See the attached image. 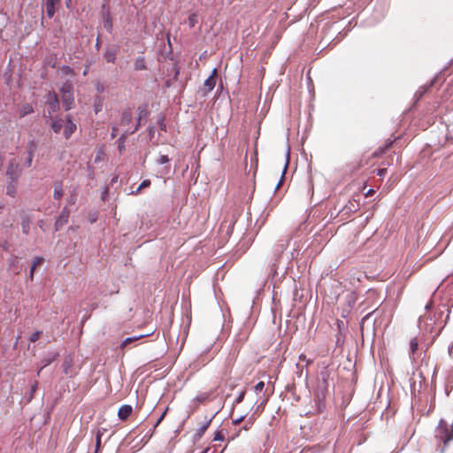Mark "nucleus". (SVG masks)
I'll return each mask as SVG.
<instances>
[{"instance_id":"nucleus-1","label":"nucleus","mask_w":453,"mask_h":453,"mask_svg":"<svg viewBox=\"0 0 453 453\" xmlns=\"http://www.w3.org/2000/svg\"><path fill=\"white\" fill-rule=\"evenodd\" d=\"M432 302H429L426 304L425 309L426 312V314L419 317L418 327L421 330L431 334L434 333L437 335L444 326V324L441 319L443 311H436L432 314Z\"/></svg>"},{"instance_id":"nucleus-2","label":"nucleus","mask_w":453,"mask_h":453,"mask_svg":"<svg viewBox=\"0 0 453 453\" xmlns=\"http://www.w3.org/2000/svg\"><path fill=\"white\" fill-rule=\"evenodd\" d=\"M50 126L55 134H59L63 128V134L66 140H68L77 129V126L72 120L70 115H66L65 119L58 117L53 118L50 116Z\"/></svg>"},{"instance_id":"nucleus-3","label":"nucleus","mask_w":453,"mask_h":453,"mask_svg":"<svg viewBox=\"0 0 453 453\" xmlns=\"http://www.w3.org/2000/svg\"><path fill=\"white\" fill-rule=\"evenodd\" d=\"M63 105L65 111L73 108L74 104L73 86L71 82L65 81L60 88Z\"/></svg>"},{"instance_id":"nucleus-4","label":"nucleus","mask_w":453,"mask_h":453,"mask_svg":"<svg viewBox=\"0 0 453 453\" xmlns=\"http://www.w3.org/2000/svg\"><path fill=\"white\" fill-rule=\"evenodd\" d=\"M47 113L49 117H50L53 113L57 112L59 110V101L56 93L50 92L47 95Z\"/></svg>"},{"instance_id":"nucleus-5","label":"nucleus","mask_w":453,"mask_h":453,"mask_svg":"<svg viewBox=\"0 0 453 453\" xmlns=\"http://www.w3.org/2000/svg\"><path fill=\"white\" fill-rule=\"evenodd\" d=\"M328 372L326 371V372H322L320 373V379L319 380V383H318V396L320 397V395L322 397L325 396V393L326 392L327 390V388H328V384H327V379H328Z\"/></svg>"},{"instance_id":"nucleus-6","label":"nucleus","mask_w":453,"mask_h":453,"mask_svg":"<svg viewBox=\"0 0 453 453\" xmlns=\"http://www.w3.org/2000/svg\"><path fill=\"white\" fill-rule=\"evenodd\" d=\"M102 15L104 27L111 33L112 31V19L111 17L110 10L106 7L105 4L103 5Z\"/></svg>"},{"instance_id":"nucleus-7","label":"nucleus","mask_w":453,"mask_h":453,"mask_svg":"<svg viewBox=\"0 0 453 453\" xmlns=\"http://www.w3.org/2000/svg\"><path fill=\"white\" fill-rule=\"evenodd\" d=\"M73 358L72 356L68 355L64 358L63 363H62L63 372L66 376H69V377L73 376L74 372H73Z\"/></svg>"},{"instance_id":"nucleus-8","label":"nucleus","mask_w":453,"mask_h":453,"mask_svg":"<svg viewBox=\"0 0 453 453\" xmlns=\"http://www.w3.org/2000/svg\"><path fill=\"white\" fill-rule=\"evenodd\" d=\"M70 211L65 207L55 222L56 231L61 229L68 221Z\"/></svg>"},{"instance_id":"nucleus-9","label":"nucleus","mask_w":453,"mask_h":453,"mask_svg":"<svg viewBox=\"0 0 453 453\" xmlns=\"http://www.w3.org/2000/svg\"><path fill=\"white\" fill-rule=\"evenodd\" d=\"M140 120H141V117H139V119H138V123L135 127V128L133 130V131H126L124 134H122L120 135V137L118 139L117 141V143H118V149H119V151L120 153H122L124 150H125V142H126V140L127 138V136L130 134H134L139 127L140 126Z\"/></svg>"},{"instance_id":"nucleus-10","label":"nucleus","mask_w":453,"mask_h":453,"mask_svg":"<svg viewBox=\"0 0 453 453\" xmlns=\"http://www.w3.org/2000/svg\"><path fill=\"white\" fill-rule=\"evenodd\" d=\"M359 209V203L356 200H349L342 208V213L349 216Z\"/></svg>"},{"instance_id":"nucleus-11","label":"nucleus","mask_w":453,"mask_h":453,"mask_svg":"<svg viewBox=\"0 0 453 453\" xmlns=\"http://www.w3.org/2000/svg\"><path fill=\"white\" fill-rule=\"evenodd\" d=\"M27 157L24 163V165L26 167H29L32 165L33 157L36 150L35 142L34 141H30L27 144Z\"/></svg>"},{"instance_id":"nucleus-12","label":"nucleus","mask_w":453,"mask_h":453,"mask_svg":"<svg viewBox=\"0 0 453 453\" xmlns=\"http://www.w3.org/2000/svg\"><path fill=\"white\" fill-rule=\"evenodd\" d=\"M8 268L14 274H19L21 272L22 266L19 264L18 257H12L9 259Z\"/></svg>"},{"instance_id":"nucleus-13","label":"nucleus","mask_w":453,"mask_h":453,"mask_svg":"<svg viewBox=\"0 0 453 453\" xmlns=\"http://www.w3.org/2000/svg\"><path fill=\"white\" fill-rule=\"evenodd\" d=\"M58 357V352H50V353H48L42 359V366L41 367V369L37 372V375L39 376L40 375V372L42 370L43 367H46L48 365H50L51 363H53Z\"/></svg>"},{"instance_id":"nucleus-14","label":"nucleus","mask_w":453,"mask_h":453,"mask_svg":"<svg viewBox=\"0 0 453 453\" xmlns=\"http://www.w3.org/2000/svg\"><path fill=\"white\" fill-rule=\"evenodd\" d=\"M60 0H46L45 7H46V12L47 16L51 19L53 18L56 7L59 4Z\"/></svg>"},{"instance_id":"nucleus-15","label":"nucleus","mask_w":453,"mask_h":453,"mask_svg":"<svg viewBox=\"0 0 453 453\" xmlns=\"http://www.w3.org/2000/svg\"><path fill=\"white\" fill-rule=\"evenodd\" d=\"M118 54V48L111 47L107 49L104 53V58L107 63H115L116 56Z\"/></svg>"},{"instance_id":"nucleus-16","label":"nucleus","mask_w":453,"mask_h":453,"mask_svg":"<svg viewBox=\"0 0 453 453\" xmlns=\"http://www.w3.org/2000/svg\"><path fill=\"white\" fill-rule=\"evenodd\" d=\"M216 73L217 69H213L211 74L204 81V88L207 89V91H211L215 85H216Z\"/></svg>"},{"instance_id":"nucleus-17","label":"nucleus","mask_w":453,"mask_h":453,"mask_svg":"<svg viewBox=\"0 0 453 453\" xmlns=\"http://www.w3.org/2000/svg\"><path fill=\"white\" fill-rule=\"evenodd\" d=\"M133 408L130 405H122L118 411L119 418L121 420L127 419L132 413Z\"/></svg>"},{"instance_id":"nucleus-18","label":"nucleus","mask_w":453,"mask_h":453,"mask_svg":"<svg viewBox=\"0 0 453 453\" xmlns=\"http://www.w3.org/2000/svg\"><path fill=\"white\" fill-rule=\"evenodd\" d=\"M20 169L19 167V165H14L13 163H10L8 168H7V175L10 176L12 180H16L18 176L19 175Z\"/></svg>"},{"instance_id":"nucleus-19","label":"nucleus","mask_w":453,"mask_h":453,"mask_svg":"<svg viewBox=\"0 0 453 453\" xmlns=\"http://www.w3.org/2000/svg\"><path fill=\"white\" fill-rule=\"evenodd\" d=\"M43 261V258L41 257H35L31 264V268L29 272V279L30 280H33L34 279V273L37 266H39Z\"/></svg>"},{"instance_id":"nucleus-20","label":"nucleus","mask_w":453,"mask_h":453,"mask_svg":"<svg viewBox=\"0 0 453 453\" xmlns=\"http://www.w3.org/2000/svg\"><path fill=\"white\" fill-rule=\"evenodd\" d=\"M34 111V108L30 104H24L19 111V117L23 118Z\"/></svg>"},{"instance_id":"nucleus-21","label":"nucleus","mask_w":453,"mask_h":453,"mask_svg":"<svg viewBox=\"0 0 453 453\" xmlns=\"http://www.w3.org/2000/svg\"><path fill=\"white\" fill-rule=\"evenodd\" d=\"M131 121H132L131 111L129 110L124 111L122 113L120 124L122 126H127V125L130 124Z\"/></svg>"},{"instance_id":"nucleus-22","label":"nucleus","mask_w":453,"mask_h":453,"mask_svg":"<svg viewBox=\"0 0 453 453\" xmlns=\"http://www.w3.org/2000/svg\"><path fill=\"white\" fill-rule=\"evenodd\" d=\"M134 69L136 71H142L146 69V63L143 57H139L134 60Z\"/></svg>"},{"instance_id":"nucleus-23","label":"nucleus","mask_w":453,"mask_h":453,"mask_svg":"<svg viewBox=\"0 0 453 453\" xmlns=\"http://www.w3.org/2000/svg\"><path fill=\"white\" fill-rule=\"evenodd\" d=\"M286 248H287V245L282 243V244L279 245V247L277 248L276 250H277L278 253H281V252H283V250ZM279 257H280V254L276 255V257L274 258V262H273V264L272 265V271L273 272V274L276 273V262L278 261Z\"/></svg>"},{"instance_id":"nucleus-24","label":"nucleus","mask_w":453,"mask_h":453,"mask_svg":"<svg viewBox=\"0 0 453 453\" xmlns=\"http://www.w3.org/2000/svg\"><path fill=\"white\" fill-rule=\"evenodd\" d=\"M268 401V396L267 397H264L260 403L257 404V406L256 407V409L254 410V412L252 415H254V417H257V415H258L259 413H261L264 410V406L265 404L267 403Z\"/></svg>"},{"instance_id":"nucleus-25","label":"nucleus","mask_w":453,"mask_h":453,"mask_svg":"<svg viewBox=\"0 0 453 453\" xmlns=\"http://www.w3.org/2000/svg\"><path fill=\"white\" fill-rule=\"evenodd\" d=\"M53 196L57 200H59L63 196V189L60 183L55 184Z\"/></svg>"},{"instance_id":"nucleus-26","label":"nucleus","mask_w":453,"mask_h":453,"mask_svg":"<svg viewBox=\"0 0 453 453\" xmlns=\"http://www.w3.org/2000/svg\"><path fill=\"white\" fill-rule=\"evenodd\" d=\"M145 335L143 334H141V335H138V336H134V337H128V338H126L122 343L120 344V348H125L127 345L144 337Z\"/></svg>"},{"instance_id":"nucleus-27","label":"nucleus","mask_w":453,"mask_h":453,"mask_svg":"<svg viewBox=\"0 0 453 453\" xmlns=\"http://www.w3.org/2000/svg\"><path fill=\"white\" fill-rule=\"evenodd\" d=\"M255 420H256V417H254V415H251L250 417H249L245 420V423H244V426H243L242 429L245 430V431L249 430L253 426Z\"/></svg>"},{"instance_id":"nucleus-28","label":"nucleus","mask_w":453,"mask_h":453,"mask_svg":"<svg viewBox=\"0 0 453 453\" xmlns=\"http://www.w3.org/2000/svg\"><path fill=\"white\" fill-rule=\"evenodd\" d=\"M255 420H256V417H254V415H251L250 417H249L245 420V423H244V426H243L242 429L245 430V431L249 430L253 426Z\"/></svg>"},{"instance_id":"nucleus-29","label":"nucleus","mask_w":453,"mask_h":453,"mask_svg":"<svg viewBox=\"0 0 453 453\" xmlns=\"http://www.w3.org/2000/svg\"><path fill=\"white\" fill-rule=\"evenodd\" d=\"M104 430H98L97 433H96V452L95 453H98V450L100 449V445H101V438H102V435L104 434Z\"/></svg>"},{"instance_id":"nucleus-30","label":"nucleus","mask_w":453,"mask_h":453,"mask_svg":"<svg viewBox=\"0 0 453 453\" xmlns=\"http://www.w3.org/2000/svg\"><path fill=\"white\" fill-rule=\"evenodd\" d=\"M418 348V341L417 338H412L410 342V349L411 355H414Z\"/></svg>"},{"instance_id":"nucleus-31","label":"nucleus","mask_w":453,"mask_h":453,"mask_svg":"<svg viewBox=\"0 0 453 453\" xmlns=\"http://www.w3.org/2000/svg\"><path fill=\"white\" fill-rule=\"evenodd\" d=\"M210 393H201L196 395L195 400L197 401L198 403H204L210 398Z\"/></svg>"},{"instance_id":"nucleus-32","label":"nucleus","mask_w":453,"mask_h":453,"mask_svg":"<svg viewBox=\"0 0 453 453\" xmlns=\"http://www.w3.org/2000/svg\"><path fill=\"white\" fill-rule=\"evenodd\" d=\"M22 231L24 234H27L30 229V221L28 219H23L21 222Z\"/></svg>"},{"instance_id":"nucleus-33","label":"nucleus","mask_w":453,"mask_h":453,"mask_svg":"<svg viewBox=\"0 0 453 453\" xmlns=\"http://www.w3.org/2000/svg\"><path fill=\"white\" fill-rule=\"evenodd\" d=\"M245 390H242L239 393V395H237V397L235 398V400L234 401V406L241 403L243 399H244V396H245Z\"/></svg>"},{"instance_id":"nucleus-34","label":"nucleus","mask_w":453,"mask_h":453,"mask_svg":"<svg viewBox=\"0 0 453 453\" xmlns=\"http://www.w3.org/2000/svg\"><path fill=\"white\" fill-rule=\"evenodd\" d=\"M197 22V15L196 13H192L188 17V24L191 27H195Z\"/></svg>"},{"instance_id":"nucleus-35","label":"nucleus","mask_w":453,"mask_h":453,"mask_svg":"<svg viewBox=\"0 0 453 453\" xmlns=\"http://www.w3.org/2000/svg\"><path fill=\"white\" fill-rule=\"evenodd\" d=\"M42 332V331H35V333H33L30 336V341L32 342H35L36 341L39 340V338L41 337Z\"/></svg>"},{"instance_id":"nucleus-36","label":"nucleus","mask_w":453,"mask_h":453,"mask_svg":"<svg viewBox=\"0 0 453 453\" xmlns=\"http://www.w3.org/2000/svg\"><path fill=\"white\" fill-rule=\"evenodd\" d=\"M38 383L37 381H34V383L31 385V390H30V396L28 401H31V399L34 397V394L35 393L37 389Z\"/></svg>"},{"instance_id":"nucleus-37","label":"nucleus","mask_w":453,"mask_h":453,"mask_svg":"<svg viewBox=\"0 0 453 453\" xmlns=\"http://www.w3.org/2000/svg\"><path fill=\"white\" fill-rule=\"evenodd\" d=\"M265 388V383L263 381H260L258 382L255 387H254V390L257 394H259L260 392L263 391Z\"/></svg>"},{"instance_id":"nucleus-38","label":"nucleus","mask_w":453,"mask_h":453,"mask_svg":"<svg viewBox=\"0 0 453 453\" xmlns=\"http://www.w3.org/2000/svg\"><path fill=\"white\" fill-rule=\"evenodd\" d=\"M169 161H170V158L168 157V156L162 155V156H160L159 159L157 160V163L159 165H165V164L169 163Z\"/></svg>"},{"instance_id":"nucleus-39","label":"nucleus","mask_w":453,"mask_h":453,"mask_svg":"<svg viewBox=\"0 0 453 453\" xmlns=\"http://www.w3.org/2000/svg\"><path fill=\"white\" fill-rule=\"evenodd\" d=\"M16 193L14 185H9L7 187V194L11 196H14Z\"/></svg>"},{"instance_id":"nucleus-40","label":"nucleus","mask_w":453,"mask_h":453,"mask_svg":"<svg viewBox=\"0 0 453 453\" xmlns=\"http://www.w3.org/2000/svg\"><path fill=\"white\" fill-rule=\"evenodd\" d=\"M288 157H287V161L285 163V166H284V170L282 172V177H281V180L279 181L278 185H277V188L281 185L282 183V180H283V178H284V174H285V172L287 170V167H288Z\"/></svg>"},{"instance_id":"nucleus-41","label":"nucleus","mask_w":453,"mask_h":453,"mask_svg":"<svg viewBox=\"0 0 453 453\" xmlns=\"http://www.w3.org/2000/svg\"><path fill=\"white\" fill-rule=\"evenodd\" d=\"M150 180H144L139 186H140V188H148L150 187Z\"/></svg>"},{"instance_id":"nucleus-42","label":"nucleus","mask_w":453,"mask_h":453,"mask_svg":"<svg viewBox=\"0 0 453 453\" xmlns=\"http://www.w3.org/2000/svg\"><path fill=\"white\" fill-rule=\"evenodd\" d=\"M209 426V422L204 423L201 427L199 428V434H203L207 427Z\"/></svg>"},{"instance_id":"nucleus-43","label":"nucleus","mask_w":453,"mask_h":453,"mask_svg":"<svg viewBox=\"0 0 453 453\" xmlns=\"http://www.w3.org/2000/svg\"><path fill=\"white\" fill-rule=\"evenodd\" d=\"M244 418H245V416H241L240 418H236V419L233 420V423H234V425H238V424H240L242 421H243V420H244Z\"/></svg>"},{"instance_id":"nucleus-44","label":"nucleus","mask_w":453,"mask_h":453,"mask_svg":"<svg viewBox=\"0 0 453 453\" xmlns=\"http://www.w3.org/2000/svg\"><path fill=\"white\" fill-rule=\"evenodd\" d=\"M76 202V196H72L69 199H68V203L70 204H74Z\"/></svg>"},{"instance_id":"nucleus-45","label":"nucleus","mask_w":453,"mask_h":453,"mask_svg":"<svg viewBox=\"0 0 453 453\" xmlns=\"http://www.w3.org/2000/svg\"><path fill=\"white\" fill-rule=\"evenodd\" d=\"M117 131H118L117 127H112L111 134L112 138H114L117 135Z\"/></svg>"},{"instance_id":"nucleus-46","label":"nucleus","mask_w":453,"mask_h":453,"mask_svg":"<svg viewBox=\"0 0 453 453\" xmlns=\"http://www.w3.org/2000/svg\"><path fill=\"white\" fill-rule=\"evenodd\" d=\"M165 415V412H164L160 417L159 418L157 419V423H156V426L163 420L164 417Z\"/></svg>"},{"instance_id":"nucleus-47","label":"nucleus","mask_w":453,"mask_h":453,"mask_svg":"<svg viewBox=\"0 0 453 453\" xmlns=\"http://www.w3.org/2000/svg\"><path fill=\"white\" fill-rule=\"evenodd\" d=\"M159 126H160L161 130L165 131V125L164 124L163 119H161Z\"/></svg>"},{"instance_id":"nucleus-48","label":"nucleus","mask_w":453,"mask_h":453,"mask_svg":"<svg viewBox=\"0 0 453 453\" xmlns=\"http://www.w3.org/2000/svg\"><path fill=\"white\" fill-rule=\"evenodd\" d=\"M170 171V165H167L164 168L163 173L167 174Z\"/></svg>"},{"instance_id":"nucleus-49","label":"nucleus","mask_w":453,"mask_h":453,"mask_svg":"<svg viewBox=\"0 0 453 453\" xmlns=\"http://www.w3.org/2000/svg\"><path fill=\"white\" fill-rule=\"evenodd\" d=\"M142 188H140V186H139V187L136 188V190H134V191H133V192H132V194L136 196V195H138V194L141 192V190H142Z\"/></svg>"},{"instance_id":"nucleus-50","label":"nucleus","mask_w":453,"mask_h":453,"mask_svg":"<svg viewBox=\"0 0 453 453\" xmlns=\"http://www.w3.org/2000/svg\"><path fill=\"white\" fill-rule=\"evenodd\" d=\"M385 171H386L385 169H380V170L378 171V174H379V175H380V176H382V175L384 174Z\"/></svg>"},{"instance_id":"nucleus-51","label":"nucleus","mask_w":453,"mask_h":453,"mask_svg":"<svg viewBox=\"0 0 453 453\" xmlns=\"http://www.w3.org/2000/svg\"><path fill=\"white\" fill-rule=\"evenodd\" d=\"M99 47H100V42H99V39L97 38L96 43V48L99 49Z\"/></svg>"},{"instance_id":"nucleus-52","label":"nucleus","mask_w":453,"mask_h":453,"mask_svg":"<svg viewBox=\"0 0 453 453\" xmlns=\"http://www.w3.org/2000/svg\"><path fill=\"white\" fill-rule=\"evenodd\" d=\"M423 93H425V90H422V91H421V90H418V91L417 92V94H418V96H419V97H420V96H422Z\"/></svg>"},{"instance_id":"nucleus-53","label":"nucleus","mask_w":453,"mask_h":453,"mask_svg":"<svg viewBox=\"0 0 453 453\" xmlns=\"http://www.w3.org/2000/svg\"><path fill=\"white\" fill-rule=\"evenodd\" d=\"M117 180H118V177H117V176L113 177V178H112V180H111V184H113L114 182H116V181H117Z\"/></svg>"},{"instance_id":"nucleus-54","label":"nucleus","mask_w":453,"mask_h":453,"mask_svg":"<svg viewBox=\"0 0 453 453\" xmlns=\"http://www.w3.org/2000/svg\"><path fill=\"white\" fill-rule=\"evenodd\" d=\"M89 220H90V222H91V223L95 222V221H96V217L91 216V217L89 218Z\"/></svg>"},{"instance_id":"nucleus-55","label":"nucleus","mask_w":453,"mask_h":453,"mask_svg":"<svg viewBox=\"0 0 453 453\" xmlns=\"http://www.w3.org/2000/svg\"><path fill=\"white\" fill-rule=\"evenodd\" d=\"M300 359H303V360H304V359H305V356H303V355H301V356H300Z\"/></svg>"},{"instance_id":"nucleus-56","label":"nucleus","mask_w":453,"mask_h":453,"mask_svg":"<svg viewBox=\"0 0 453 453\" xmlns=\"http://www.w3.org/2000/svg\"><path fill=\"white\" fill-rule=\"evenodd\" d=\"M69 2H71V0H67V4H68Z\"/></svg>"}]
</instances>
